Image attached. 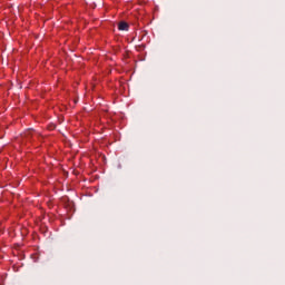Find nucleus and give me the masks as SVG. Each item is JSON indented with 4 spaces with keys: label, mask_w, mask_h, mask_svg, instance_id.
<instances>
[{
    "label": "nucleus",
    "mask_w": 285,
    "mask_h": 285,
    "mask_svg": "<svg viewBox=\"0 0 285 285\" xmlns=\"http://www.w3.org/2000/svg\"><path fill=\"white\" fill-rule=\"evenodd\" d=\"M129 28H130V26H129L128 22H126V21H120V22L118 23V30L128 32Z\"/></svg>",
    "instance_id": "1"
}]
</instances>
